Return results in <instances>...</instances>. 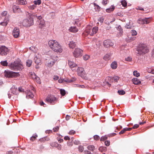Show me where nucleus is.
<instances>
[{
    "mask_svg": "<svg viewBox=\"0 0 154 154\" xmlns=\"http://www.w3.org/2000/svg\"><path fill=\"white\" fill-rule=\"evenodd\" d=\"M103 45L105 47L108 48L113 45V44L110 40H106L103 42Z\"/></svg>",
    "mask_w": 154,
    "mask_h": 154,
    "instance_id": "nucleus-12",
    "label": "nucleus"
},
{
    "mask_svg": "<svg viewBox=\"0 0 154 154\" xmlns=\"http://www.w3.org/2000/svg\"><path fill=\"white\" fill-rule=\"evenodd\" d=\"M60 94H61V95L62 96H64L65 94H66V91L65 90L63 89H60Z\"/></svg>",
    "mask_w": 154,
    "mask_h": 154,
    "instance_id": "nucleus-37",
    "label": "nucleus"
},
{
    "mask_svg": "<svg viewBox=\"0 0 154 154\" xmlns=\"http://www.w3.org/2000/svg\"><path fill=\"white\" fill-rule=\"evenodd\" d=\"M36 6L34 4L32 5H30L28 7L29 9L30 10H34L36 7Z\"/></svg>",
    "mask_w": 154,
    "mask_h": 154,
    "instance_id": "nucleus-40",
    "label": "nucleus"
},
{
    "mask_svg": "<svg viewBox=\"0 0 154 154\" xmlns=\"http://www.w3.org/2000/svg\"><path fill=\"white\" fill-rule=\"evenodd\" d=\"M29 49L35 53L37 52V48L34 46H32L30 47Z\"/></svg>",
    "mask_w": 154,
    "mask_h": 154,
    "instance_id": "nucleus-38",
    "label": "nucleus"
},
{
    "mask_svg": "<svg viewBox=\"0 0 154 154\" xmlns=\"http://www.w3.org/2000/svg\"><path fill=\"white\" fill-rule=\"evenodd\" d=\"M141 21L143 24H148L151 21V19L149 17L141 19Z\"/></svg>",
    "mask_w": 154,
    "mask_h": 154,
    "instance_id": "nucleus-15",
    "label": "nucleus"
},
{
    "mask_svg": "<svg viewBox=\"0 0 154 154\" xmlns=\"http://www.w3.org/2000/svg\"><path fill=\"white\" fill-rule=\"evenodd\" d=\"M82 51L79 48H75L73 53L74 56L76 58L79 57L82 55Z\"/></svg>",
    "mask_w": 154,
    "mask_h": 154,
    "instance_id": "nucleus-9",
    "label": "nucleus"
},
{
    "mask_svg": "<svg viewBox=\"0 0 154 154\" xmlns=\"http://www.w3.org/2000/svg\"><path fill=\"white\" fill-rule=\"evenodd\" d=\"M32 15H29V18L24 20L22 23V25L24 26L28 27L32 25L33 24V19L32 17Z\"/></svg>",
    "mask_w": 154,
    "mask_h": 154,
    "instance_id": "nucleus-4",
    "label": "nucleus"
},
{
    "mask_svg": "<svg viewBox=\"0 0 154 154\" xmlns=\"http://www.w3.org/2000/svg\"><path fill=\"white\" fill-rule=\"evenodd\" d=\"M46 101L51 105H54L57 101V99L53 95H48L46 99Z\"/></svg>",
    "mask_w": 154,
    "mask_h": 154,
    "instance_id": "nucleus-5",
    "label": "nucleus"
},
{
    "mask_svg": "<svg viewBox=\"0 0 154 154\" xmlns=\"http://www.w3.org/2000/svg\"><path fill=\"white\" fill-rule=\"evenodd\" d=\"M12 9L13 12L14 13H20L21 12L20 9L18 6H17L15 5H13L12 6Z\"/></svg>",
    "mask_w": 154,
    "mask_h": 154,
    "instance_id": "nucleus-14",
    "label": "nucleus"
},
{
    "mask_svg": "<svg viewBox=\"0 0 154 154\" xmlns=\"http://www.w3.org/2000/svg\"><path fill=\"white\" fill-rule=\"evenodd\" d=\"M94 139L95 140H99L100 139V137L97 135H95L94 136Z\"/></svg>",
    "mask_w": 154,
    "mask_h": 154,
    "instance_id": "nucleus-53",
    "label": "nucleus"
},
{
    "mask_svg": "<svg viewBox=\"0 0 154 154\" xmlns=\"http://www.w3.org/2000/svg\"><path fill=\"white\" fill-rule=\"evenodd\" d=\"M68 63L69 66L71 69H72L74 67H75L77 66V65L73 61H72L70 60H68Z\"/></svg>",
    "mask_w": 154,
    "mask_h": 154,
    "instance_id": "nucleus-17",
    "label": "nucleus"
},
{
    "mask_svg": "<svg viewBox=\"0 0 154 154\" xmlns=\"http://www.w3.org/2000/svg\"><path fill=\"white\" fill-rule=\"evenodd\" d=\"M119 78L117 76H115L113 77L112 79L114 81L116 82L119 80Z\"/></svg>",
    "mask_w": 154,
    "mask_h": 154,
    "instance_id": "nucleus-48",
    "label": "nucleus"
},
{
    "mask_svg": "<svg viewBox=\"0 0 154 154\" xmlns=\"http://www.w3.org/2000/svg\"><path fill=\"white\" fill-rule=\"evenodd\" d=\"M38 22L39 23V27L40 28H42L45 26V21L43 19L38 21Z\"/></svg>",
    "mask_w": 154,
    "mask_h": 154,
    "instance_id": "nucleus-29",
    "label": "nucleus"
},
{
    "mask_svg": "<svg viewBox=\"0 0 154 154\" xmlns=\"http://www.w3.org/2000/svg\"><path fill=\"white\" fill-rule=\"evenodd\" d=\"M59 127L58 126H57L53 128V131L54 132H56L57 131L59 130Z\"/></svg>",
    "mask_w": 154,
    "mask_h": 154,
    "instance_id": "nucleus-59",
    "label": "nucleus"
},
{
    "mask_svg": "<svg viewBox=\"0 0 154 154\" xmlns=\"http://www.w3.org/2000/svg\"><path fill=\"white\" fill-rule=\"evenodd\" d=\"M57 57L56 56H54L51 57V58L48 61L47 66L49 67H51L54 64L55 62L57 60Z\"/></svg>",
    "mask_w": 154,
    "mask_h": 154,
    "instance_id": "nucleus-7",
    "label": "nucleus"
},
{
    "mask_svg": "<svg viewBox=\"0 0 154 154\" xmlns=\"http://www.w3.org/2000/svg\"><path fill=\"white\" fill-rule=\"evenodd\" d=\"M77 72L79 76L81 77H84L85 75V72L84 68L82 67H78Z\"/></svg>",
    "mask_w": 154,
    "mask_h": 154,
    "instance_id": "nucleus-11",
    "label": "nucleus"
},
{
    "mask_svg": "<svg viewBox=\"0 0 154 154\" xmlns=\"http://www.w3.org/2000/svg\"><path fill=\"white\" fill-rule=\"evenodd\" d=\"M83 59L85 60H87L90 58V56L88 54H86L83 56Z\"/></svg>",
    "mask_w": 154,
    "mask_h": 154,
    "instance_id": "nucleus-43",
    "label": "nucleus"
},
{
    "mask_svg": "<svg viewBox=\"0 0 154 154\" xmlns=\"http://www.w3.org/2000/svg\"><path fill=\"white\" fill-rule=\"evenodd\" d=\"M131 33L132 36H135L137 35V32L134 30H132L131 31Z\"/></svg>",
    "mask_w": 154,
    "mask_h": 154,
    "instance_id": "nucleus-46",
    "label": "nucleus"
},
{
    "mask_svg": "<svg viewBox=\"0 0 154 154\" xmlns=\"http://www.w3.org/2000/svg\"><path fill=\"white\" fill-rule=\"evenodd\" d=\"M133 75L137 77H138L140 75V73L137 71H134L133 72Z\"/></svg>",
    "mask_w": 154,
    "mask_h": 154,
    "instance_id": "nucleus-44",
    "label": "nucleus"
},
{
    "mask_svg": "<svg viewBox=\"0 0 154 154\" xmlns=\"http://www.w3.org/2000/svg\"><path fill=\"white\" fill-rule=\"evenodd\" d=\"M48 45L54 51L58 53H60L62 52L63 49L61 46L56 41L50 40L48 42Z\"/></svg>",
    "mask_w": 154,
    "mask_h": 154,
    "instance_id": "nucleus-1",
    "label": "nucleus"
},
{
    "mask_svg": "<svg viewBox=\"0 0 154 154\" xmlns=\"http://www.w3.org/2000/svg\"><path fill=\"white\" fill-rule=\"evenodd\" d=\"M17 3L20 5H24L27 3L26 0H17Z\"/></svg>",
    "mask_w": 154,
    "mask_h": 154,
    "instance_id": "nucleus-28",
    "label": "nucleus"
},
{
    "mask_svg": "<svg viewBox=\"0 0 154 154\" xmlns=\"http://www.w3.org/2000/svg\"><path fill=\"white\" fill-rule=\"evenodd\" d=\"M69 133L70 135L74 134L75 133V131L73 130H72L70 131Z\"/></svg>",
    "mask_w": 154,
    "mask_h": 154,
    "instance_id": "nucleus-54",
    "label": "nucleus"
},
{
    "mask_svg": "<svg viewBox=\"0 0 154 154\" xmlns=\"http://www.w3.org/2000/svg\"><path fill=\"white\" fill-rule=\"evenodd\" d=\"M73 142H74V144H76V145H78L79 144H80V142L78 140H75Z\"/></svg>",
    "mask_w": 154,
    "mask_h": 154,
    "instance_id": "nucleus-62",
    "label": "nucleus"
},
{
    "mask_svg": "<svg viewBox=\"0 0 154 154\" xmlns=\"http://www.w3.org/2000/svg\"><path fill=\"white\" fill-rule=\"evenodd\" d=\"M117 29L119 31V32L117 34V35L118 36H121L122 33V29L121 27L119 25L117 27Z\"/></svg>",
    "mask_w": 154,
    "mask_h": 154,
    "instance_id": "nucleus-19",
    "label": "nucleus"
},
{
    "mask_svg": "<svg viewBox=\"0 0 154 154\" xmlns=\"http://www.w3.org/2000/svg\"><path fill=\"white\" fill-rule=\"evenodd\" d=\"M118 93L120 95H124L125 94V92L123 90H119Z\"/></svg>",
    "mask_w": 154,
    "mask_h": 154,
    "instance_id": "nucleus-45",
    "label": "nucleus"
},
{
    "mask_svg": "<svg viewBox=\"0 0 154 154\" xmlns=\"http://www.w3.org/2000/svg\"><path fill=\"white\" fill-rule=\"evenodd\" d=\"M70 32H76L78 31V29L75 26L71 27L69 29Z\"/></svg>",
    "mask_w": 154,
    "mask_h": 154,
    "instance_id": "nucleus-24",
    "label": "nucleus"
},
{
    "mask_svg": "<svg viewBox=\"0 0 154 154\" xmlns=\"http://www.w3.org/2000/svg\"><path fill=\"white\" fill-rule=\"evenodd\" d=\"M108 0H103L102 2V4L103 5H106L107 3Z\"/></svg>",
    "mask_w": 154,
    "mask_h": 154,
    "instance_id": "nucleus-60",
    "label": "nucleus"
},
{
    "mask_svg": "<svg viewBox=\"0 0 154 154\" xmlns=\"http://www.w3.org/2000/svg\"><path fill=\"white\" fill-rule=\"evenodd\" d=\"M115 8V7L114 6H112L109 8H107L106 9V12L108 13H110L113 11Z\"/></svg>",
    "mask_w": 154,
    "mask_h": 154,
    "instance_id": "nucleus-30",
    "label": "nucleus"
},
{
    "mask_svg": "<svg viewBox=\"0 0 154 154\" xmlns=\"http://www.w3.org/2000/svg\"><path fill=\"white\" fill-rule=\"evenodd\" d=\"M49 140V139L47 137H45L42 138L39 140V141L41 142H44L45 141H48Z\"/></svg>",
    "mask_w": 154,
    "mask_h": 154,
    "instance_id": "nucleus-31",
    "label": "nucleus"
},
{
    "mask_svg": "<svg viewBox=\"0 0 154 154\" xmlns=\"http://www.w3.org/2000/svg\"><path fill=\"white\" fill-rule=\"evenodd\" d=\"M91 152H90L87 150H85L84 151V154H91Z\"/></svg>",
    "mask_w": 154,
    "mask_h": 154,
    "instance_id": "nucleus-64",
    "label": "nucleus"
},
{
    "mask_svg": "<svg viewBox=\"0 0 154 154\" xmlns=\"http://www.w3.org/2000/svg\"><path fill=\"white\" fill-rule=\"evenodd\" d=\"M7 14V12L5 11H3L2 13V15L3 16H6Z\"/></svg>",
    "mask_w": 154,
    "mask_h": 154,
    "instance_id": "nucleus-58",
    "label": "nucleus"
},
{
    "mask_svg": "<svg viewBox=\"0 0 154 154\" xmlns=\"http://www.w3.org/2000/svg\"><path fill=\"white\" fill-rule=\"evenodd\" d=\"M75 79L74 78H72V79H65L63 80L65 82H72L74 81L75 80Z\"/></svg>",
    "mask_w": 154,
    "mask_h": 154,
    "instance_id": "nucleus-34",
    "label": "nucleus"
},
{
    "mask_svg": "<svg viewBox=\"0 0 154 154\" xmlns=\"http://www.w3.org/2000/svg\"><path fill=\"white\" fill-rule=\"evenodd\" d=\"M1 64L2 65L4 66H7L8 63L7 60L2 61L1 62Z\"/></svg>",
    "mask_w": 154,
    "mask_h": 154,
    "instance_id": "nucleus-39",
    "label": "nucleus"
},
{
    "mask_svg": "<svg viewBox=\"0 0 154 154\" xmlns=\"http://www.w3.org/2000/svg\"><path fill=\"white\" fill-rule=\"evenodd\" d=\"M38 135L36 134H34L30 138V140L32 141H34L36 138L37 137Z\"/></svg>",
    "mask_w": 154,
    "mask_h": 154,
    "instance_id": "nucleus-36",
    "label": "nucleus"
},
{
    "mask_svg": "<svg viewBox=\"0 0 154 154\" xmlns=\"http://www.w3.org/2000/svg\"><path fill=\"white\" fill-rule=\"evenodd\" d=\"M41 0H37V1H35L34 2V5H39L41 4Z\"/></svg>",
    "mask_w": 154,
    "mask_h": 154,
    "instance_id": "nucleus-42",
    "label": "nucleus"
},
{
    "mask_svg": "<svg viewBox=\"0 0 154 154\" xmlns=\"http://www.w3.org/2000/svg\"><path fill=\"white\" fill-rule=\"evenodd\" d=\"M107 138V137L106 136H103L101 137L100 140L101 141H104V140L106 139Z\"/></svg>",
    "mask_w": 154,
    "mask_h": 154,
    "instance_id": "nucleus-52",
    "label": "nucleus"
},
{
    "mask_svg": "<svg viewBox=\"0 0 154 154\" xmlns=\"http://www.w3.org/2000/svg\"><path fill=\"white\" fill-rule=\"evenodd\" d=\"M136 9L141 11H144V9L140 7H137L136 8Z\"/></svg>",
    "mask_w": 154,
    "mask_h": 154,
    "instance_id": "nucleus-61",
    "label": "nucleus"
},
{
    "mask_svg": "<svg viewBox=\"0 0 154 154\" xmlns=\"http://www.w3.org/2000/svg\"><path fill=\"white\" fill-rule=\"evenodd\" d=\"M132 58L130 57H128L125 58V60L126 61L130 62L132 61Z\"/></svg>",
    "mask_w": 154,
    "mask_h": 154,
    "instance_id": "nucleus-49",
    "label": "nucleus"
},
{
    "mask_svg": "<svg viewBox=\"0 0 154 154\" xmlns=\"http://www.w3.org/2000/svg\"><path fill=\"white\" fill-rule=\"evenodd\" d=\"M117 67V63L116 61L112 62L111 64V67L112 69H116Z\"/></svg>",
    "mask_w": 154,
    "mask_h": 154,
    "instance_id": "nucleus-25",
    "label": "nucleus"
},
{
    "mask_svg": "<svg viewBox=\"0 0 154 154\" xmlns=\"http://www.w3.org/2000/svg\"><path fill=\"white\" fill-rule=\"evenodd\" d=\"M29 75L30 77L34 81L36 82L38 84L41 83V82L40 78L36 75L33 72H29Z\"/></svg>",
    "mask_w": 154,
    "mask_h": 154,
    "instance_id": "nucleus-8",
    "label": "nucleus"
},
{
    "mask_svg": "<svg viewBox=\"0 0 154 154\" xmlns=\"http://www.w3.org/2000/svg\"><path fill=\"white\" fill-rule=\"evenodd\" d=\"M69 47L70 48L73 49L76 46V44L75 42H73V41H71L69 44Z\"/></svg>",
    "mask_w": 154,
    "mask_h": 154,
    "instance_id": "nucleus-23",
    "label": "nucleus"
},
{
    "mask_svg": "<svg viewBox=\"0 0 154 154\" xmlns=\"http://www.w3.org/2000/svg\"><path fill=\"white\" fill-rule=\"evenodd\" d=\"M32 63V61L31 60H27L26 61V66L29 67H30Z\"/></svg>",
    "mask_w": 154,
    "mask_h": 154,
    "instance_id": "nucleus-33",
    "label": "nucleus"
},
{
    "mask_svg": "<svg viewBox=\"0 0 154 154\" xmlns=\"http://www.w3.org/2000/svg\"><path fill=\"white\" fill-rule=\"evenodd\" d=\"M64 139L65 140H70V138L68 136H65L64 137Z\"/></svg>",
    "mask_w": 154,
    "mask_h": 154,
    "instance_id": "nucleus-63",
    "label": "nucleus"
},
{
    "mask_svg": "<svg viewBox=\"0 0 154 154\" xmlns=\"http://www.w3.org/2000/svg\"><path fill=\"white\" fill-rule=\"evenodd\" d=\"M84 149L83 147L82 146H80L79 147V150L80 152H82Z\"/></svg>",
    "mask_w": 154,
    "mask_h": 154,
    "instance_id": "nucleus-50",
    "label": "nucleus"
},
{
    "mask_svg": "<svg viewBox=\"0 0 154 154\" xmlns=\"http://www.w3.org/2000/svg\"><path fill=\"white\" fill-rule=\"evenodd\" d=\"M106 149V148L104 147H100L99 149V150L101 151V152H102V151L103 150H105Z\"/></svg>",
    "mask_w": 154,
    "mask_h": 154,
    "instance_id": "nucleus-56",
    "label": "nucleus"
},
{
    "mask_svg": "<svg viewBox=\"0 0 154 154\" xmlns=\"http://www.w3.org/2000/svg\"><path fill=\"white\" fill-rule=\"evenodd\" d=\"M94 6L97 8L96 11H99L100 10V7L99 5H97L95 3H94Z\"/></svg>",
    "mask_w": 154,
    "mask_h": 154,
    "instance_id": "nucleus-47",
    "label": "nucleus"
},
{
    "mask_svg": "<svg viewBox=\"0 0 154 154\" xmlns=\"http://www.w3.org/2000/svg\"><path fill=\"white\" fill-rule=\"evenodd\" d=\"M34 61L35 63L37 64H39L41 63V61L40 58L38 57L37 56L36 54L35 55Z\"/></svg>",
    "mask_w": 154,
    "mask_h": 154,
    "instance_id": "nucleus-21",
    "label": "nucleus"
},
{
    "mask_svg": "<svg viewBox=\"0 0 154 154\" xmlns=\"http://www.w3.org/2000/svg\"><path fill=\"white\" fill-rule=\"evenodd\" d=\"M11 90L12 94H16V92L17 90V88H15V87L13 86L11 88Z\"/></svg>",
    "mask_w": 154,
    "mask_h": 154,
    "instance_id": "nucleus-32",
    "label": "nucleus"
},
{
    "mask_svg": "<svg viewBox=\"0 0 154 154\" xmlns=\"http://www.w3.org/2000/svg\"><path fill=\"white\" fill-rule=\"evenodd\" d=\"M8 51V49L4 46L0 47V54L2 55H6Z\"/></svg>",
    "mask_w": 154,
    "mask_h": 154,
    "instance_id": "nucleus-10",
    "label": "nucleus"
},
{
    "mask_svg": "<svg viewBox=\"0 0 154 154\" xmlns=\"http://www.w3.org/2000/svg\"><path fill=\"white\" fill-rule=\"evenodd\" d=\"M137 53L140 55L144 54L149 51L148 47L147 45L144 44H141L139 45L137 48Z\"/></svg>",
    "mask_w": 154,
    "mask_h": 154,
    "instance_id": "nucleus-3",
    "label": "nucleus"
},
{
    "mask_svg": "<svg viewBox=\"0 0 154 154\" xmlns=\"http://www.w3.org/2000/svg\"><path fill=\"white\" fill-rule=\"evenodd\" d=\"M132 81L133 83L136 85H139L141 84V81L137 78H134L132 79Z\"/></svg>",
    "mask_w": 154,
    "mask_h": 154,
    "instance_id": "nucleus-18",
    "label": "nucleus"
},
{
    "mask_svg": "<svg viewBox=\"0 0 154 154\" xmlns=\"http://www.w3.org/2000/svg\"><path fill=\"white\" fill-rule=\"evenodd\" d=\"M105 143L106 146H109L110 144V141L108 140L105 141Z\"/></svg>",
    "mask_w": 154,
    "mask_h": 154,
    "instance_id": "nucleus-57",
    "label": "nucleus"
},
{
    "mask_svg": "<svg viewBox=\"0 0 154 154\" xmlns=\"http://www.w3.org/2000/svg\"><path fill=\"white\" fill-rule=\"evenodd\" d=\"M56 147L59 150L61 149V145L59 144H57Z\"/></svg>",
    "mask_w": 154,
    "mask_h": 154,
    "instance_id": "nucleus-55",
    "label": "nucleus"
},
{
    "mask_svg": "<svg viewBox=\"0 0 154 154\" xmlns=\"http://www.w3.org/2000/svg\"><path fill=\"white\" fill-rule=\"evenodd\" d=\"M98 30V28L97 27H94L91 29L92 32L91 33V35H93L96 34Z\"/></svg>",
    "mask_w": 154,
    "mask_h": 154,
    "instance_id": "nucleus-20",
    "label": "nucleus"
},
{
    "mask_svg": "<svg viewBox=\"0 0 154 154\" xmlns=\"http://www.w3.org/2000/svg\"><path fill=\"white\" fill-rule=\"evenodd\" d=\"M9 21L8 18H6L3 22L0 23V25L4 26H6L7 25Z\"/></svg>",
    "mask_w": 154,
    "mask_h": 154,
    "instance_id": "nucleus-22",
    "label": "nucleus"
},
{
    "mask_svg": "<svg viewBox=\"0 0 154 154\" xmlns=\"http://www.w3.org/2000/svg\"><path fill=\"white\" fill-rule=\"evenodd\" d=\"M92 26L90 25L87 26L85 30V32L87 34H90L91 35V32Z\"/></svg>",
    "mask_w": 154,
    "mask_h": 154,
    "instance_id": "nucleus-16",
    "label": "nucleus"
},
{
    "mask_svg": "<svg viewBox=\"0 0 154 154\" xmlns=\"http://www.w3.org/2000/svg\"><path fill=\"white\" fill-rule=\"evenodd\" d=\"M8 66L11 70L15 71H20L23 68L21 62L19 60L15 61L9 65Z\"/></svg>",
    "mask_w": 154,
    "mask_h": 154,
    "instance_id": "nucleus-2",
    "label": "nucleus"
},
{
    "mask_svg": "<svg viewBox=\"0 0 154 154\" xmlns=\"http://www.w3.org/2000/svg\"><path fill=\"white\" fill-rule=\"evenodd\" d=\"M121 4L122 5V6L125 7L127 6V2L125 0H122L121 2Z\"/></svg>",
    "mask_w": 154,
    "mask_h": 154,
    "instance_id": "nucleus-41",
    "label": "nucleus"
},
{
    "mask_svg": "<svg viewBox=\"0 0 154 154\" xmlns=\"http://www.w3.org/2000/svg\"><path fill=\"white\" fill-rule=\"evenodd\" d=\"M20 31L18 28L17 27L14 28L13 31V35L14 37L17 38L19 35Z\"/></svg>",
    "mask_w": 154,
    "mask_h": 154,
    "instance_id": "nucleus-13",
    "label": "nucleus"
},
{
    "mask_svg": "<svg viewBox=\"0 0 154 154\" xmlns=\"http://www.w3.org/2000/svg\"><path fill=\"white\" fill-rule=\"evenodd\" d=\"M34 96V95L33 93L30 91L28 92L26 94V97L27 98H33Z\"/></svg>",
    "mask_w": 154,
    "mask_h": 154,
    "instance_id": "nucleus-26",
    "label": "nucleus"
},
{
    "mask_svg": "<svg viewBox=\"0 0 154 154\" xmlns=\"http://www.w3.org/2000/svg\"><path fill=\"white\" fill-rule=\"evenodd\" d=\"M87 148L88 150L93 151L94 150L95 147L94 145H90L88 146L87 147Z\"/></svg>",
    "mask_w": 154,
    "mask_h": 154,
    "instance_id": "nucleus-35",
    "label": "nucleus"
},
{
    "mask_svg": "<svg viewBox=\"0 0 154 154\" xmlns=\"http://www.w3.org/2000/svg\"><path fill=\"white\" fill-rule=\"evenodd\" d=\"M111 56V54H107L105 55L103 57V59L106 61H107L110 59Z\"/></svg>",
    "mask_w": 154,
    "mask_h": 154,
    "instance_id": "nucleus-27",
    "label": "nucleus"
},
{
    "mask_svg": "<svg viewBox=\"0 0 154 154\" xmlns=\"http://www.w3.org/2000/svg\"><path fill=\"white\" fill-rule=\"evenodd\" d=\"M76 85V86H75V87H78L79 88H85V86L84 85Z\"/></svg>",
    "mask_w": 154,
    "mask_h": 154,
    "instance_id": "nucleus-51",
    "label": "nucleus"
},
{
    "mask_svg": "<svg viewBox=\"0 0 154 154\" xmlns=\"http://www.w3.org/2000/svg\"><path fill=\"white\" fill-rule=\"evenodd\" d=\"M5 76L8 78H12L18 76L19 75V72H15L12 71L8 70L5 72Z\"/></svg>",
    "mask_w": 154,
    "mask_h": 154,
    "instance_id": "nucleus-6",
    "label": "nucleus"
}]
</instances>
